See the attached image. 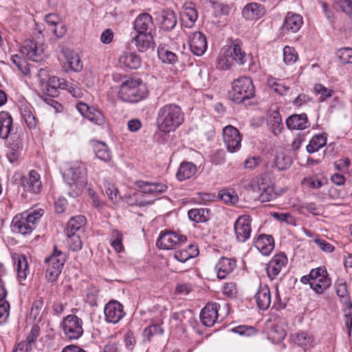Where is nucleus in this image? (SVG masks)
<instances>
[{"label":"nucleus","instance_id":"1","mask_svg":"<svg viewBox=\"0 0 352 352\" xmlns=\"http://www.w3.org/2000/svg\"><path fill=\"white\" fill-rule=\"evenodd\" d=\"M63 177L69 188L68 195L72 197H78L87 184V168L78 161L67 163Z\"/></svg>","mask_w":352,"mask_h":352},{"label":"nucleus","instance_id":"2","mask_svg":"<svg viewBox=\"0 0 352 352\" xmlns=\"http://www.w3.org/2000/svg\"><path fill=\"white\" fill-rule=\"evenodd\" d=\"M184 121V113L175 103L161 107L157 113L156 124L160 131L169 133L175 131Z\"/></svg>","mask_w":352,"mask_h":352},{"label":"nucleus","instance_id":"3","mask_svg":"<svg viewBox=\"0 0 352 352\" xmlns=\"http://www.w3.org/2000/svg\"><path fill=\"white\" fill-rule=\"evenodd\" d=\"M146 87L140 79L129 78L120 86L119 97L127 102L136 103L146 98Z\"/></svg>","mask_w":352,"mask_h":352},{"label":"nucleus","instance_id":"4","mask_svg":"<svg viewBox=\"0 0 352 352\" xmlns=\"http://www.w3.org/2000/svg\"><path fill=\"white\" fill-rule=\"evenodd\" d=\"M23 138L21 130L16 129L13 126V119L8 111L0 112V138L6 140L12 147L17 149L21 146V138Z\"/></svg>","mask_w":352,"mask_h":352},{"label":"nucleus","instance_id":"5","mask_svg":"<svg viewBox=\"0 0 352 352\" xmlns=\"http://www.w3.org/2000/svg\"><path fill=\"white\" fill-rule=\"evenodd\" d=\"M229 98L239 104L255 96V89L252 79L242 76L232 82V87L228 92Z\"/></svg>","mask_w":352,"mask_h":352},{"label":"nucleus","instance_id":"6","mask_svg":"<svg viewBox=\"0 0 352 352\" xmlns=\"http://www.w3.org/2000/svg\"><path fill=\"white\" fill-rule=\"evenodd\" d=\"M43 214L42 210L25 212L16 215L11 223L12 231L21 234L31 233L35 228L36 222Z\"/></svg>","mask_w":352,"mask_h":352},{"label":"nucleus","instance_id":"7","mask_svg":"<svg viewBox=\"0 0 352 352\" xmlns=\"http://www.w3.org/2000/svg\"><path fill=\"white\" fill-rule=\"evenodd\" d=\"M66 258L65 253L59 250L55 245L51 255L45 259V263H48L46 270V278L48 281L54 282L60 276Z\"/></svg>","mask_w":352,"mask_h":352},{"label":"nucleus","instance_id":"8","mask_svg":"<svg viewBox=\"0 0 352 352\" xmlns=\"http://www.w3.org/2000/svg\"><path fill=\"white\" fill-rule=\"evenodd\" d=\"M251 186L254 192L259 194L258 199L261 202L270 201L276 197L273 185L265 175H262L253 179Z\"/></svg>","mask_w":352,"mask_h":352},{"label":"nucleus","instance_id":"9","mask_svg":"<svg viewBox=\"0 0 352 352\" xmlns=\"http://www.w3.org/2000/svg\"><path fill=\"white\" fill-rule=\"evenodd\" d=\"M62 327L65 336L70 340H77L83 333L82 320L76 315H68L63 321Z\"/></svg>","mask_w":352,"mask_h":352},{"label":"nucleus","instance_id":"10","mask_svg":"<svg viewBox=\"0 0 352 352\" xmlns=\"http://www.w3.org/2000/svg\"><path fill=\"white\" fill-rule=\"evenodd\" d=\"M310 276L312 278L311 288L317 294H322L331 285V279L324 266L312 269Z\"/></svg>","mask_w":352,"mask_h":352},{"label":"nucleus","instance_id":"11","mask_svg":"<svg viewBox=\"0 0 352 352\" xmlns=\"http://www.w3.org/2000/svg\"><path fill=\"white\" fill-rule=\"evenodd\" d=\"M187 240L186 236L174 231L162 232L157 240V245L164 250H171L179 247Z\"/></svg>","mask_w":352,"mask_h":352},{"label":"nucleus","instance_id":"12","mask_svg":"<svg viewBox=\"0 0 352 352\" xmlns=\"http://www.w3.org/2000/svg\"><path fill=\"white\" fill-rule=\"evenodd\" d=\"M45 46L41 41L27 39L21 49L22 54H25L31 60L39 62L43 58Z\"/></svg>","mask_w":352,"mask_h":352},{"label":"nucleus","instance_id":"13","mask_svg":"<svg viewBox=\"0 0 352 352\" xmlns=\"http://www.w3.org/2000/svg\"><path fill=\"white\" fill-rule=\"evenodd\" d=\"M223 137L227 149L230 153H234L241 147V136L239 130L232 125L223 128Z\"/></svg>","mask_w":352,"mask_h":352},{"label":"nucleus","instance_id":"14","mask_svg":"<svg viewBox=\"0 0 352 352\" xmlns=\"http://www.w3.org/2000/svg\"><path fill=\"white\" fill-rule=\"evenodd\" d=\"M104 314L107 322L118 323L125 315L123 305L117 300L109 301L104 307Z\"/></svg>","mask_w":352,"mask_h":352},{"label":"nucleus","instance_id":"15","mask_svg":"<svg viewBox=\"0 0 352 352\" xmlns=\"http://www.w3.org/2000/svg\"><path fill=\"white\" fill-rule=\"evenodd\" d=\"M236 239L239 242H245L250 236L252 232L251 221L248 216H241L234 226Z\"/></svg>","mask_w":352,"mask_h":352},{"label":"nucleus","instance_id":"16","mask_svg":"<svg viewBox=\"0 0 352 352\" xmlns=\"http://www.w3.org/2000/svg\"><path fill=\"white\" fill-rule=\"evenodd\" d=\"M287 263V257L284 253L274 255L266 265L265 270L268 278L273 280L280 274L282 268Z\"/></svg>","mask_w":352,"mask_h":352},{"label":"nucleus","instance_id":"17","mask_svg":"<svg viewBox=\"0 0 352 352\" xmlns=\"http://www.w3.org/2000/svg\"><path fill=\"white\" fill-rule=\"evenodd\" d=\"M220 305L217 302H208L202 309L200 314V319L206 327H212L216 322L219 316Z\"/></svg>","mask_w":352,"mask_h":352},{"label":"nucleus","instance_id":"18","mask_svg":"<svg viewBox=\"0 0 352 352\" xmlns=\"http://www.w3.org/2000/svg\"><path fill=\"white\" fill-rule=\"evenodd\" d=\"M133 28L138 34H152L155 30V25L149 14L142 13L139 14L134 21Z\"/></svg>","mask_w":352,"mask_h":352},{"label":"nucleus","instance_id":"19","mask_svg":"<svg viewBox=\"0 0 352 352\" xmlns=\"http://www.w3.org/2000/svg\"><path fill=\"white\" fill-rule=\"evenodd\" d=\"M189 45L191 52L195 55H203L208 47L206 36L200 32H193L189 36Z\"/></svg>","mask_w":352,"mask_h":352},{"label":"nucleus","instance_id":"20","mask_svg":"<svg viewBox=\"0 0 352 352\" xmlns=\"http://www.w3.org/2000/svg\"><path fill=\"white\" fill-rule=\"evenodd\" d=\"M131 43L134 44L141 53L153 51L155 49L153 34L150 33L138 34L132 38Z\"/></svg>","mask_w":352,"mask_h":352},{"label":"nucleus","instance_id":"21","mask_svg":"<svg viewBox=\"0 0 352 352\" xmlns=\"http://www.w3.org/2000/svg\"><path fill=\"white\" fill-rule=\"evenodd\" d=\"M12 259L14 261L15 270L17 274V280L21 285H24L22 282L25 280L30 274V268L27 258L18 253L12 254Z\"/></svg>","mask_w":352,"mask_h":352},{"label":"nucleus","instance_id":"22","mask_svg":"<svg viewBox=\"0 0 352 352\" xmlns=\"http://www.w3.org/2000/svg\"><path fill=\"white\" fill-rule=\"evenodd\" d=\"M21 186L25 191L34 194L38 193L41 189L39 174L34 170H30L28 177H23L21 179Z\"/></svg>","mask_w":352,"mask_h":352},{"label":"nucleus","instance_id":"23","mask_svg":"<svg viewBox=\"0 0 352 352\" xmlns=\"http://www.w3.org/2000/svg\"><path fill=\"white\" fill-rule=\"evenodd\" d=\"M236 260L227 257H221L214 267L217 276L219 279L226 278L232 273L236 267Z\"/></svg>","mask_w":352,"mask_h":352},{"label":"nucleus","instance_id":"24","mask_svg":"<svg viewBox=\"0 0 352 352\" xmlns=\"http://www.w3.org/2000/svg\"><path fill=\"white\" fill-rule=\"evenodd\" d=\"M286 126L289 130H304L310 127V123L306 113H294L287 118Z\"/></svg>","mask_w":352,"mask_h":352},{"label":"nucleus","instance_id":"25","mask_svg":"<svg viewBox=\"0 0 352 352\" xmlns=\"http://www.w3.org/2000/svg\"><path fill=\"white\" fill-rule=\"evenodd\" d=\"M289 338L293 344L302 348L305 351L312 347L314 341L313 336L302 331L291 333Z\"/></svg>","mask_w":352,"mask_h":352},{"label":"nucleus","instance_id":"26","mask_svg":"<svg viewBox=\"0 0 352 352\" xmlns=\"http://www.w3.org/2000/svg\"><path fill=\"white\" fill-rule=\"evenodd\" d=\"M254 246L264 256H268L274 248V241L272 235L260 234L254 241Z\"/></svg>","mask_w":352,"mask_h":352},{"label":"nucleus","instance_id":"27","mask_svg":"<svg viewBox=\"0 0 352 352\" xmlns=\"http://www.w3.org/2000/svg\"><path fill=\"white\" fill-rule=\"evenodd\" d=\"M302 23V17L300 14L288 12L284 20L282 30L285 32H297Z\"/></svg>","mask_w":352,"mask_h":352},{"label":"nucleus","instance_id":"28","mask_svg":"<svg viewBox=\"0 0 352 352\" xmlns=\"http://www.w3.org/2000/svg\"><path fill=\"white\" fill-rule=\"evenodd\" d=\"M20 113L23 120L30 130H34L37 127V120L34 114V108L28 103L21 104Z\"/></svg>","mask_w":352,"mask_h":352},{"label":"nucleus","instance_id":"29","mask_svg":"<svg viewBox=\"0 0 352 352\" xmlns=\"http://www.w3.org/2000/svg\"><path fill=\"white\" fill-rule=\"evenodd\" d=\"M265 13V7L258 3L247 4L242 11L243 16L247 20L258 19L262 17Z\"/></svg>","mask_w":352,"mask_h":352},{"label":"nucleus","instance_id":"30","mask_svg":"<svg viewBox=\"0 0 352 352\" xmlns=\"http://www.w3.org/2000/svg\"><path fill=\"white\" fill-rule=\"evenodd\" d=\"M136 186L140 188L144 193H157L162 194L166 192L168 186L162 182H150L144 181H138Z\"/></svg>","mask_w":352,"mask_h":352},{"label":"nucleus","instance_id":"31","mask_svg":"<svg viewBox=\"0 0 352 352\" xmlns=\"http://www.w3.org/2000/svg\"><path fill=\"white\" fill-rule=\"evenodd\" d=\"M119 63L131 69H137L141 67L142 59L135 52H124L119 57Z\"/></svg>","mask_w":352,"mask_h":352},{"label":"nucleus","instance_id":"32","mask_svg":"<svg viewBox=\"0 0 352 352\" xmlns=\"http://www.w3.org/2000/svg\"><path fill=\"white\" fill-rule=\"evenodd\" d=\"M66 60L65 64L69 69L79 72L82 69V63L77 53L69 49L63 50Z\"/></svg>","mask_w":352,"mask_h":352},{"label":"nucleus","instance_id":"33","mask_svg":"<svg viewBox=\"0 0 352 352\" xmlns=\"http://www.w3.org/2000/svg\"><path fill=\"white\" fill-rule=\"evenodd\" d=\"M242 42L239 39L232 40L230 44V55L232 58L240 65L247 61V54L241 48Z\"/></svg>","mask_w":352,"mask_h":352},{"label":"nucleus","instance_id":"34","mask_svg":"<svg viewBox=\"0 0 352 352\" xmlns=\"http://www.w3.org/2000/svg\"><path fill=\"white\" fill-rule=\"evenodd\" d=\"M256 301L260 309L266 310L271 303V294L267 286H261L255 295Z\"/></svg>","mask_w":352,"mask_h":352},{"label":"nucleus","instance_id":"35","mask_svg":"<svg viewBox=\"0 0 352 352\" xmlns=\"http://www.w3.org/2000/svg\"><path fill=\"white\" fill-rule=\"evenodd\" d=\"M199 250L196 245L190 244L186 248L181 249L174 252V258L181 263H185L190 258L198 255Z\"/></svg>","mask_w":352,"mask_h":352},{"label":"nucleus","instance_id":"36","mask_svg":"<svg viewBox=\"0 0 352 352\" xmlns=\"http://www.w3.org/2000/svg\"><path fill=\"white\" fill-rule=\"evenodd\" d=\"M161 28L164 31L170 32L177 24V16L175 12L170 9L164 10L161 15Z\"/></svg>","mask_w":352,"mask_h":352},{"label":"nucleus","instance_id":"37","mask_svg":"<svg viewBox=\"0 0 352 352\" xmlns=\"http://www.w3.org/2000/svg\"><path fill=\"white\" fill-rule=\"evenodd\" d=\"M197 171V168L193 163L182 162L178 168L176 176L178 180L184 181L194 176Z\"/></svg>","mask_w":352,"mask_h":352},{"label":"nucleus","instance_id":"38","mask_svg":"<svg viewBox=\"0 0 352 352\" xmlns=\"http://www.w3.org/2000/svg\"><path fill=\"white\" fill-rule=\"evenodd\" d=\"M197 11L192 3H190V6H186L184 7L182 13V20L184 26L187 28L192 27L195 22L197 21Z\"/></svg>","mask_w":352,"mask_h":352},{"label":"nucleus","instance_id":"39","mask_svg":"<svg viewBox=\"0 0 352 352\" xmlns=\"http://www.w3.org/2000/svg\"><path fill=\"white\" fill-rule=\"evenodd\" d=\"M86 222V218L82 215H78L72 217L67 223L65 233L67 236H72L82 227Z\"/></svg>","mask_w":352,"mask_h":352},{"label":"nucleus","instance_id":"40","mask_svg":"<svg viewBox=\"0 0 352 352\" xmlns=\"http://www.w3.org/2000/svg\"><path fill=\"white\" fill-rule=\"evenodd\" d=\"M209 213L208 208H193L188 212V217L195 223H204L209 219Z\"/></svg>","mask_w":352,"mask_h":352},{"label":"nucleus","instance_id":"41","mask_svg":"<svg viewBox=\"0 0 352 352\" xmlns=\"http://www.w3.org/2000/svg\"><path fill=\"white\" fill-rule=\"evenodd\" d=\"M94 151L98 159L105 162L110 161L111 158V151L107 145L102 142H96L94 144Z\"/></svg>","mask_w":352,"mask_h":352},{"label":"nucleus","instance_id":"42","mask_svg":"<svg viewBox=\"0 0 352 352\" xmlns=\"http://www.w3.org/2000/svg\"><path fill=\"white\" fill-rule=\"evenodd\" d=\"M327 137L322 134L315 135L307 146V151L309 153L317 152L326 145Z\"/></svg>","mask_w":352,"mask_h":352},{"label":"nucleus","instance_id":"43","mask_svg":"<svg viewBox=\"0 0 352 352\" xmlns=\"http://www.w3.org/2000/svg\"><path fill=\"white\" fill-rule=\"evenodd\" d=\"M158 57L163 63L175 64L178 60V57L174 52L168 50L165 46H159L157 48Z\"/></svg>","mask_w":352,"mask_h":352},{"label":"nucleus","instance_id":"44","mask_svg":"<svg viewBox=\"0 0 352 352\" xmlns=\"http://www.w3.org/2000/svg\"><path fill=\"white\" fill-rule=\"evenodd\" d=\"M269 125L270 126L273 133L275 135H278L280 133L282 129H283V124L282 122V118L280 113L274 111H273L269 118Z\"/></svg>","mask_w":352,"mask_h":352},{"label":"nucleus","instance_id":"45","mask_svg":"<svg viewBox=\"0 0 352 352\" xmlns=\"http://www.w3.org/2000/svg\"><path fill=\"white\" fill-rule=\"evenodd\" d=\"M43 299L42 297H38L36 299H35L32 302L30 313V318L34 321L36 320H38V321H41V312L43 310Z\"/></svg>","mask_w":352,"mask_h":352},{"label":"nucleus","instance_id":"46","mask_svg":"<svg viewBox=\"0 0 352 352\" xmlns=\"http://www.w3.org/2000/svg\"><path fill=\"white\" fill-rule=\"evenodd\" d=\"M218 196L226 204L234 205L239 201L238 195L233 189H223L219 192Z\"/></svg>","mask_w":352,"mask_h":352},{"label":"nucleus","instance_id":"47","mask_svg":"<svg viewBox=\"0 0 352 352\" xmlns=\"http://www.w3.org/2000/svg\"><path fill=\"white\" fill-rule=\"evenodd\" d=\"M122 239V234L119 230H113L112 231L110 236V243L117 252H121L123 250Z\"/></svg>","mask_w":352,"mask_h":352},{"label":"nucleus","instance_id":"48","mask_svg":"<svg viewBox=\"0 0 352 352\" xmlns=\"http://www.w3.org/2000/svg\"><path fill=\"white\" fill-rule=\"evenodd\" d=\"M267 82L270 88L281 96L286 95L289 89V87L280 83L277 79L273 77L268 78Z\"/></svg>","mask_w":352,"mask_h":352},{"label":"nucleus","instance_id":"49","mask_svg":"<svg viewBox=\"0 0 352 352\" xmlns=\"http://www.w3.org/2000/svg\"><path fill=\"white\" fill-rule=\"evenodd\" d=\"M164 329L160 324H153L147 327L143 331L144 340L151 341V338L155 335H162Z\"/></svg>","mask_w":352,"mask_h":352},{"label":"nucleus","instance_id":"50","mask_svg":"<svg viewBox=\"0 0 352 352\" xmlns=\"http://www.w3.org/2000/svg\"><path fill=\"white\" fill-rule=\"evenodd\" d=\"M314 89L315 92L320 96L318 99L320 102H323L327 98H331L334 94L333 89H329L320 83L316 84Z\"/></svg>","mask_w":352,"mask_h":352},{"label":"nucleus","instance_id":"51","mask_svg":"<svg viewBox=\"0 0 352 352\" xmlns=\"http://www.w3.org/2000/svg\"><path fill=\"white\" fill-rule=\"evenodd\" d=\"M298 59V54L294 48L285 46L283 48V60L287 65L294 64Z\"/></svg>","mask_w":352,"mask_h":352},{"label":"nucleus","instance_id":"52","mask_svg":"<svg viewBox=\"0 0 352 352\" xmlns=\"http://www.w3.org/2000/svg\"><path fill=\"white\" fill-rule=\"evenodd\" d=\"M89 121L97 125H103L105 123V118L102 113L98 110L93 108L92 110L88 113L86 117Z\"/></svg>","mask_w":352,"mask_h":352},{"label":"nucleus","instance_id":"53","mask_svg":"<svg viewBox=\"0 0 352 352\" xmlns=\"http://www.w3.org/2000/svg\"><path fill=\"white\" fill-rule=\"evenodd\" d=\"M67 81L63 78H59L56 76L50 77L47 81V91H50V89H52V93L56 92L58 88L64 89Z\"/></svg>","mask_w":352,"mask_h":352},{"label":"nucleus","instance_id":"54","mask_svg":"<svg viewBox=\"0 0 352 352\" xmlns=\"http://www.w3.org/2000/svg\"><path fill=\"white\" fill-rule=\"evenodd\" d=\"M6 144L10 149V151L7 153V157L11 163H14L19 159L20 153L23 149V138H21V146L17 149L15 147L14 148L11 144H8V142H6Z\"/></svg>","mask_w":352,"mask_h":352},{"label":"nucleus","instance_id":"55","mask_svg":"<svg viewBox=\"0 0 352 352\" xmlns=\"http://www.w3.org/2000/svg\"><path fill=\"white\" fill-rule=\"evenodd\" d=\"M232 331L242 336H252L256 333V329L252 326L239 325L232 329Z\"/></svg>","mask_w":352,"mask_h":352},{"label":"nucleus","instance_id":"56","mask_svg":"<svg viewBox=\"0 0 352 352\" xmlns=\"http://www.w3.org/2000/svg\"><path fill=\"white\" fill-rule=\"evenodd\" d=\"M340 61L344 64L352 63V49L349 47L342 48L337 52Z\"/></svg>","mask_w":352,"mask_h":352},{"label":"nucleus","instance_id":"57","mask_svg":"<svg viewBox=\"0 0 352 352\" xmlns=\"http://www.w3.org/2000/svg\"><path fill=\"white\" fill-rule=\"evenodd\" d=\"M336 7L347 15L352 14V0H333Z\"/></svg>","mask_w":352,"mask_h":352},{"label":"nucleus","instance_id":"58","mask_svg":"<svg viewBox=\"0 0 352 352\" xmlns=\"http://www.w3.org/2000/svg\"><path fill=\"white\" fill-rule=\"evenodd\" d=\"M11 59L13 64H14L17 67L20 72H21L24 74L28 73L29 68L28 67V64L26 61L23 58L16 54L12 56Z\"/></svg>","mask_w":352,"mask_h":352},{"label":"nucleus","instance_id":"59","mask_svg":"<svg viewBox=\"0 0 352 352\" xmlns=\"http://www.w3.org/2000/svg\"><path fill=\"white\" fill-rule=\"evenodd\" d=\"M67 237L69 239L68 245L71 250L77 252L82 249V244L78 235L73 234L72 236H67Z\"/></svg>","mask_w":352,"mask_h":352},{"label":"nucleus","instance_id":"60","mask_svg":"<svg viewBox=\"0 0 352 352\" xmlns=\"http://www.w3.org/2000/svg\"><path fill=\"white\" fill-rule=\"evenodd\" d=\"M314 242L318 246V248L326 253L333 252L335 250V247L330 243L327 242L324 239L320 238H315Z\"/></svg>","mask_w":352,"mask_h":352},{"label":"nucleus","instance_id":"61","mask_svg":"<svg viewBox=\"0 0 352 352\" xmlns=\"http://www.w3.org/2000/svg\"><path fill=\"white\" fill-rule=\"evenodd\" d=\"M212 8L216 16L228 15L231 9L228 5L219 2H214Z\"/></svg>","mask_w":352,"mask_h":352},{"label":"nucleus","instance_id":"62","mask_svg":"<svg viewBox=\"0 0 352 352\" xmlns=\"http://www.w3.org/2000/svg\"><path fill=\"white\" fill-rule=\"evenodd\" d=\"M105 192L111 201L117 202L118 201V190L113 184L108 183L105 186Z\"/></svg>","mask_w":352,"mask_h":352},{"label":"nucleus","instance_id":"63","mask_svg":"<svg viewBox=\"0 0 352 352\" xmlns=\"http://www.w3.org/2000/svg\"><path fill=\"white\" fill-rule=\"evenodd\" d=\"M64 89L67 90L74 98H81L82 96V89L76 85L70 83L69 82L67 81Z\"/></svg>","mask_w":352,"mask_h":352},{"label":"nucleus","instance_id":"64","mask_svg":"<svg viewBox=\"0 0 352 352\" xmlns=\"http://www.w3.org/2000/svg\"><path fill=\"white\" fill-rule=\"evenodd\" d=\"M290 165L289 158H286L283 155H277L275 160V166L279 170L287 169Z\"/></svg>","mask_w":352,"mask_h":352}]
</instances>
